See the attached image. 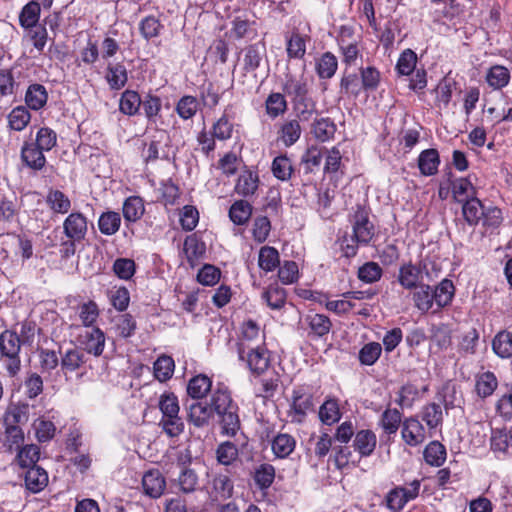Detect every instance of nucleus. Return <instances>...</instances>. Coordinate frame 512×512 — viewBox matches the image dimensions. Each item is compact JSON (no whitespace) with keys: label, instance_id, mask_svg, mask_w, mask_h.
<instances>
[{"label":"nucleus","instance_id":"obj_1","mask_svg":"<svg viewBox=\"0 0 512 512\" xmlns=\"http://www.w3.org/2000/svg\"><path fill=\"white\" fill-rule=\"evenodd\" d=\"M21 340L16 332L5 330L0 334V359L10 377H14L21 369L19 352Z\"/></svg>","mask_w":512,"mask_h":512},{"label":"nucleus","instance_id":"obj_2","mask_svg":"<svg viewBox=\"0 0 512 512\" xmlns=\"http://www.w3.org/2000/svg\"><path fill=\"white\" fill-rule=\"evenodd\" d=\"M283 91L290 97L294 112L316 103L311 95V84L304 77L287 78Z\"/></svg>","mask_w":512,"mask_h":512},{"label":"nucleus","instance_id":"obj_3","mask_svg":"<svg viewBox=\"0 0 512 512\" xmlns=\"http://www.w3.org/2000/svg\"><path fill=\"white\" fill-rule=\"evenodd\" d=\"M238 355L241 360H246L249 369L256 374H262L270 364L269 354L266 348L257 345L251 347L244 342L238 343Z\"/></svg>","mask_w":512,"mask_h":512},{"label":"nucleus","instance_id":"obj_4","mask_svg":"<svg viewBox=\"0 0 512 512\" xmlns=\"http://www.w3.org/2000/svg\"><path fill=\"white\" fill-rule=\"evenodd\" d=\"M425 275L429 277L425 263L408 262L400 266L397 279L404 289L413 290L423 284Z\"/></svg>","mask_w":512,"mask_h":512},{"label":"nucleus","instance_id":"obj_5","mask_svg":"<svg viewBox=\"0 0 512 512\" xmlns=\"http://www.w3.org/2000/svg\"><path fill=\"white\" fill-rule=\"evenodd\" d=\"M313 407V395L303 387L295 388L291 395V404L288 416L292 423H302L307 412Z\"/></svg>","mask_w":512,"mask_h":512},{"label":"nucleus","instance_id":"obj_6","mask_svg":"<svg viewBox=\"0 0 512 512\" xmlns=\"http://www.w3.org/2000/svg\"><path fill=\"white\" fill-rule=\"evenodd\" d=\"M353 235L361 245H367L375 235V227L369 219V212L357 206L352 218Z\"/></svg>","mask_w":512,"mask_h":512},{"label":"nucleus","instance_id":"obj_7","mask_svg":"<svg viewBox=\"0 0 512 512\" xmlns=\"http://www.w3.org/2000/svg\"><path fill=\"white\" fill-rule=\"evenodd\" d=\"M64 234L68 239L81 242L88 230L87 218L79 212H73L63 222Z\"/></svg>","mask_w":512,"mask_h":512},{"label":"nucleus","instance_id":"obj_8","mask_svg":"<svg viewBox=\"0 0 512 512\" xmlns=\"http://www.w3.org/2000/svg\"><path fill=\"white\" fill-rule=\"evenodd\" d=\"M401 434L404 442L409 446H418L426 439L424 426L414 417L403 421Z\"/></svg>","mask_w":512,"mask_h":512},{"label":"nucleus","instance_id":"obj_9","mask_svg":"<svg viewBox=\"0 0 512 512\" xmlns=\"http://www.w3.org/2000/svg\"><path fill=\"white\" fill-rule=\"evenodd\" d=\"M142 486L144 493L151 498H159L166 487V481L158 470H150L143 475Z\"/></svg>","mask_w":512,"mask_h":512},{"label":"nucleus","instance_id":"obj_10","mask_svg":"<svg viewBox=\"0 0 512 512\" xmlns=\"http://www.w3.org/2000/svg\"><path fill=\"white\" fill-rule=\"evenodd\" d=\"M259 186V176L256 172L245 170L238 176L235 192L242 197L253 196Z\"/></svg>","mask_w":512,"mask_h":512},{"label":"nucleus","instance_id":"obj_11","mask_svg":"<svg viewBox=\"0 0 512 512\" xmlns=\"http://www.w3.org/2000/svg\"><path fill=\"white\" fill-rule=\"evenodd\" d=\"M377 439L372 430L363 429L355 434L353 447L361 457L370 456L376 447Z\"/></svg>","mask_w":512,"mask_h":512},{"label":"nucleus","instance_id":"obj_12","mask_svg":"<svg viewBox=\"0 0 512 512\" xmlns=\"http://www.w3.org/2000/svg\"><path fill=\"white\" fill-rule=\"evenodd\" d=\"M43 152L33 143L26 142L21 149V159L27 167L33 170H41L46 163Z\"/></svg>","mask_w":512,"mask_h":512},{"label":"nucleus","instance_id":"obj_13","mask_svg":"<svg viewBox=\"0 0 512 512\" xmlns=\"http://www.w3.org/2000/svg\"><path fill=\"white\" fill-rule=\"evenodd\" d=\"M48 484V473L40 466H34L25 474L26 488L32 493L42 491Z\"/></svg>","mask_w":512,"mask_h":512},{"label":"nucleus","instance_id":"obj_14","mask_svg":"<svg viewBox=\"0 0 512 512\" xmlns=\"http://www.w3.org/2000/svg\"><path fill=\"white\" fill-rule=\"evenodd\" d=\"M439 164L440 158L436 149H426L422 151L418 157V168L424 176H432L436 174Z\"/></svg>","mask_w":512,"mask_h":512},{"label":"nucleus","instance_id":"obj_15","mask_svg":"<svg viewBox=\"0 0 512 512\" xmlns=\"http://www.w3.org/2000/svg\"><path fill=\"white\" fill-rule=\"evenodd\" d=\"M212 415V408L202 402H195L189 406L188 420L198 428L207 426Z\"/></svg>","mask_w":512,"mask_h":512},{"label":"nucleus","instance_id":"obj_16","mask_svg":"<svg viewBox=\"0 0 512 512\" xmlns=\"http://www.w3.org/2000/svg\"><path fill=\"white\" fill-rule=\"evenodd\" d=\"M491 449L495 452H512V431L506 428L494 429L491 434Z\"/></svg>","mask_w":512,"mask_h":512},{"label":"nucleus","instance_id":"obj_17","mask_svg":"<svg viewBox=\"0 0 512 512\" xmlns=\"http://www.w3.org/2000/svg\"><path fill=\"white\" fill-rule=\"evenodd\" d=\"M462 214L465 221L470 226H475L479 223L484 214V206L481 201L476 197H471L463 201Z\"/></svg>","mask_w":512,"mask_h":512},{"label":"nucleus","instance_id":"obj_18","mask_svg":"<svg viewBox=\"0 0 512 512\" xmlns=\"http://www.w3.org/2000/svg\"><path fill=\"white\" fill-rule=\"evenodd\" d=\"M82 344L89 354L100 356L105 346V334L99 328H94L85 334Z\"/></svg>","mask_w":512,"mask_h":512},{"label":"nucleus","instance_id":"obj_19","mask_svg":"<svg viewBox=\"0 0 512 512\" xmlns=\"http://www.w3.org/2000/svg\"><path fill=\"white\" fill-rule=\"evenodd\" d=\"M183 251L190 265L193 267L195 262L204 255L206 247L195 234L186 237L183 245Z\"/></svg>","mask_w":512,"mask_h":512},{"label":"nucleus","instance_id":"obj_20","mask_svg":"<svg viewBox=\"0 0 512 512\" xmlns=\"http://www.w3.org/2000/svg\"><path fill=\"white\" fill-rule=\"evenodd\" d=\"M211 387V379L204 374H199L189 380L187 393L193 399H202L211 390Z\"/></svg>","mask_w":512,"mask_h":512},{"label":"nucleus","instance_id":"obj_21","mask_svg":"<svg viewBox=\"0 0 512 512\" xmlns=\"http://www.w3.org/2000/svg\"><path fill=\"white\" fill-rule=\"evenodd\" d=\"M48 94L46 88L41 84H32L25 94V102L30 109L39 110L47 102Z\"/></svg>","mask_w":512,"mask_h":512},{"label":"nucleus","instance_id":"obj_22","mask_svg":"<svg viewBox=\"0 0 512 512\" xmlns=\"http://www.w3.org/2000/svg\"><path fill=\"white\" fill-rule=\"evenodd\" d=\"M301 132L299 120L290 119L282 124L279 131V139H281L286 147H290L299 140Z\"/></svg>","mask_w":512,"mask_h":512},{"label":"nucleus","instance_id":"obj_23","mask_svg":"<svg viewBox=\"0 0 512 512\" xmlns=\"http://www.w3.org/2000/svg\"><path fill=\"white\" fill-rule=\"evenodd\" d=\"M296 447V440L293 436L280 433L272 441V451L278 458L288 457Z\"/></svg>","mask_w":512,"mask_h":512},{"label":"nucleus","instance_id":"obj_24","mask_svg":"<svg viewBox=\"0 0 512 512\" xmlns=\"http://www.w3.org/2000/svg\"><path fill=\"white\" fill-rule=\"evenodd\" d=\"M498 387L494 373L487 371L476 376L475 389L479 397L486 398L493 394Z\"/></svg>","mask_w":512,"mask_h":512},{"label":"nucleus","instance_id":"obj_25","mask_svg":"<svg viewBox=\"0 0 512 512\" xmlns=\"http://www.w3.org/2000/svg\"><path fill=\"white\" fill-rule=\"evenodd\" d=\"M265 50V44L261 42L246 47L244 50V69L248 72L256 70L260 66Z\"/></svg>","mask_w":512,"mask_h":512},{"label":"nucleus","instance_id":"obj_26","mask_svg":"<svg viewBox=\"0 0 512 512\" xmlns=\"http://www.w3.org/2000/svg\"><path fill=\"white\" fill-rule=\"evenodd\" d=\"M336 129V124L330 118H319L314 120L311 133L317 140L326 142L333 138Z\"/></svg>","mask_w":512,"mask_h":512},{"label":"nucleus","instance_id":"obj_27","mask_svg":"<svg viewBox=\"0 0 512 512\" xmlns=\"http://www.w3.org/2000/svg\"><path fill=\"white\" fill-rule=\"evenodd\" d=\"M413 293L415 307L423 313L428 312L435 302L433 290L428 284H421Z\"/></svg>","mask_w":512,"mask_h":512},{"label":"nucleus","instance_id":"obj_28","mask_svg":"<svg viewBox=\"0 0 512 512\" xmlns=\"http://www.w3.org/2000/svg\"><path fill=\"white\" fill-rule=\"evenodd\" d=\"M455 293L453 282L449 279L442 280L433 290L434 300L437 307L443 308L449 305Z\"/></svg>","mask_w":512,"mask_h":512},{"label":"nucleus","instance_id":"obj_29","mask_svg":"<svg viewBox=\"0 0 512 512\" xmlns=\"http://www.w3.org/2000/svg\"><path fill=\"white\" fill-rule=\"evenodd\" d=\"M252 215V206L246 200L235 201L229 209V217L236 225H244Z\"/></svg>","mask_w":512,"mask_h":512},{"label":"nucleus","instance_id":"obj_30","mask_svg":"<svg viewBox=\"0 0 512 512\" xmlns=\"http://www.w3.org/2000/svg\"><path fill=\"white\" fill-rule=\"evenodd\" d=\"M141 103L142 99L136 91L126 90L120 98L119 108L123 114L134 116L138 113Z\"/></svg>","mask_w":512,"mask_h":512},{"label":"nucleus","instance_id":"obj_31","mask_svg":"<svg viewBox=\"0 0 512 512\" xmlns=\"http://www.w3.org/2000/svg\"><path fill=\"white\" fill-rule=\"evenodd\" d=\"M31 120V114L25 106H17L8 114V126L11 130H24Z\"/></svg>","mask_w":512,"mask_h":512},{"label":"nucleus","instance_id":"obj_32","mask_svg":"<svg viewBox=\"0 0 512 512\" xmlns=\"http://www.w3.org/2000/svg\"><path fill=\"white\" fill-rule=\"evenodd\" d=\"M280 264V257L277 249L271 246H263L259 251L258 265L266 271H273Z\"/></svg>","mask_w":512,"mask_h":512},{"label":"nucleus","instance_id":"obj_33","mask_svg":"<svg viewBox=\"0 0 512 512\" xmlns=\"http://www.w3.org/2000/svg\"><path fill=\"white\" fill-rule=\"evenodd\" d=\"M311 333L317 337H322L329 333L331 329L330 319L323 314H308L305 318Z\"/></svg>","mask_w":512,"mask_h":512},{"label":"nucleus","instance_id":"obj_34","mask_svg":"<svg viewBox=\"0 0 512 512\" xmlns=\"http://www.w3.org/2000/svg\"><path fill=\"white\" fill-rule=\"evenodd\" d=\"M493 351L501 358L512 356V333L508 331L499 332L492 341Z\"/></svg>","mask_w":512,"mask_h":512},{"label":"nucleus","instance_id":"obj_35","mask_svg":"<svg viewBox=\"0 0 512 512\" xmlns=\"http://www.w3.org/2000/svg\"><path fill=\"white\" fill-rule=\"evenodd\" d=\"M262 299L271 309H280L285 304L286 291L277 284L270 285L262 293Z\"/></svg>","mask_w":512,"mask_h":512},{"label":"nucleus","instance_id":"obj_36","mask_svg":"<svg viewBox=\"0 0 512 512\" xmlns=\"http://www.w3.org/2000/svg\"><path fill=\"white\" fill-rule=\"evenodd\" d=\"M338 67L337 58L330 52L324 53L316 64V71L320 78L330 79Z\"/></svg>","mask_w":512,"mask_h":512},{"label":"nucleus","instance_id":"obj_37","mask_svg":"<svg viewBox=\"0 0 512 512\" xmlns=\"http://www.w3.org/2000/svg\"><path fill=\"white\" fill-rule=\"evenodd\" d=\"M237 410L238 407L235 405L233 409H228L224 413L217 414L220 417V424L223 433L233 436L240 428V421Z\"/></svg>","mask_w":512,"mask_h":512},{"label":"nucleus","instance_id":"obj_38","mask_svg":"<svg viewBox=\"0 0 512 512\" xmlns=\"http://www.w3.org/2000/svg\"><path fill=\"white\" fill-rule=\"evenodd\" d=\"M235 405L236 404L233 403L230 393L227 390L218 388L213 392L210 406L212 408V413H224L228 409H233Z\"/></svg>","mask_w":512,"mask_h":512},{"label":"nucleus","instance_id":"obj_39","mask_svg":"<svg viewBox=\"0 0 512 512\" xmlns=\"http://www.w3.org/2000/svg\"><path fill=\"white\" fill-rule=\"evenodd\" d=\"M265 106L267 114L274 119L286 112L287 101L283 94L274 92L267 97Z\"/></svg>","mask_w":512,"mask_h":512},{"label":"nucleus","instance_id":"obj_40","mask_svg":"<svg viewBox=\"0 0 512 512\" xmlns=\"http://www.w3.org/2000/svg\"><path fill=\"white\" fill-rule=\"evenodd\" d=\"M50 209L56 213L65 214L71 208L69 198L60 190H50L46 197Z\"/></svg>","mask_w":512,"mask_h":512},{"label":"nucleus","instance_id":"obj_41","mask_svg":"<svg viewBox=\"0 0 512 512\" xmlns=\"http://www.w3.org/2000/svg\"><path fill=\"white\" fill-rule=\"evenodd\" d=\"M341 417L338 402L335 399L329 398L326 400L319 409V418L322 423L332 425L338 422Z\"/></svg>","mask_w":512,"mask_h":512},{"label":"nucleus","instance_id":"obj_42","mask_svg":"<svg viewBox=\"0 0 512 512\" xmlns=\"http://www.w3.org/2000/svg\"><path fill=\"white\" fill-rule=\"evenodd\" d=\"M421 417L429 429L437 428L443 421L441 406L434 402L425 405L422 408Z\"/></svg>","mask_w":512,"mask_h":512},{"label":"nucleus","instance_id":"obj_43","mask_svg":"<svg viewBox=\"0 0 512 512\" xmlns=\"http://www.w3.org/2000/svg\"><path fill=\"white\" fill-rule=\"evenodd\" d=\"M402 422V415L397 409H386L380 419V425L388 435L395 434Z\"/></svg>","mask_w":512,"mask_h":512},{"label":"nucleus","instance_id":"obj_44","mask_svg":"<svg viewBox=\"0 0 512 512\" xmlns=\"http://www.w3.org/2000/svg\"><path fill=\"white\" fill-rule=\"evenodd\" d=\"M174 368L175 364L173 358L162 355L154 363V375L159 381L165 382L172 377Z\"/></svg>","mask_w":512,"mask_h":512},{"label":"nucleus","instance_id":"obj_45","mask_svg":"<svg viewBox=\"0 0 512 512\" xmlns=\"http://www.w3.org/2000/svg\"><path fill=\"white\" fill-rule=\"evenodd\" d=\"M40 458V449L35 444H30L22 447L17 454L18 464L22 468H28L37 466L36 463Z\"/></svg>","mask_w":512,"mask_h":512},{"label":"nucleus","instance_id":"obj_46","mask_svg":"<svg viewBox=\"0 0 512 512\" xmlns=\"http://www.w3.org/2000/svg\"><path fill=\"white\" fill-rule=\"evenodd\" d=\"M121 217L119 213L108 211L103 213L98 220V227L102 234L113 235L120 227Z\"/></svg>","mask_w":512,"mask_h":512},{"label":"nucleus","instance_id":"obj_47","mask_svg":"<svg viewBox=\"0 0 512 512\" xmlns=\"http://www.w3.org/2000/svg\"><path fill=\"white\" fill-rule=\"evenodd\" d=\"M510 79V73L507 68L501 65L492 66L486 76L488 84L494 89L505 87Z\"/></svg>","mask_w":512,"mask_h":512},{"label":"nucleus","instance_id":"obj_48","mask_svg":"<svg viewBox=\"0 0 512 512\" xmlns=\"http://www.w3.org/2000/svg\"><path fill=\"white\" fill-rule=\"evenodd\" d=\"M84 363V352L76 348L67 350L61 358V368L64 371L73 372Z\"/></svg>","mask_w":512,"mask_h":512},{"label":"nucleus","instance_id":"obj_49","mask_svg":"<svg viewBox=\"0 0 512 512\" xmlns=\"http://www.w3.org/2000/svg\"><path fill=\"white\" fill-rule=\"evenodd\" d=\"M106 79L111 89H121L125 86L128 79L126 68L122 64L109 65Z\"/></svg>","mask_w":512,"mask_h":512},{"label":"nucleus","instance_id":"obj_50","mask_svg":"<svg viewBox=\"0 0 512 512\" xmlns=\"http://www.w3.org/2000/svg\"><path fill=\"white\" fill-rule=\"evenodd\" d=\"M425 461L432 466H440L445 461V447L438 441H432L424 450Z\"/></svg>","mask_w":512,"mask_h":512},{"label":"nucleus","instance_id":"obj_51","mask_svg":"<svg viewBox=\"0 0 512 512\" xmlns=\"http://www.w3.org/2000/svg\"><path fill=\"white\" fill-rule=\"evenodd\" d=\"M271 170L277 179L289 180L293 172L291 160L286 155L277 156L272 162Z\"/></svg>","mask_w":512,"mask_h":512},{"label":"nucleus","instance_id":"obj_52","mask_svg":"<svg viewBox=\"0 0 512 512\" xmlns=\"http://www.w3.org/2000/svg\"><path fill=\"white\" fill-rule=\"evenodd\" d=\"M144 213V205L140 197H129L123 204V216L127 221L134 222Z\"/></svg>","mask_w":512,"mask_h":512},{"label":"nucleus","instance_id":"obj_53","mask_svg":"<svg viewBox=\"0 0 512 512\" xmlns=\"http://www.w3.org/2000/svg\"><path fill=\"white\" fill-rule=\"evenodd\" d=\"M39 15L40 5L37 2L31 1L23 7L19 15V22L22 27L32 28L36 26Z\"/></svg>","mask_w":512,"mask_h":512},{"label":"nucleus","instance_id":"obj_54","mask_svg":"<svg viewBox=\"0 0 512 512\" xmlns=\"http://www.w3.org/2000/svg\"><path fill=\"white\" fill-rule=\"evenodd\" d=\"M178 486L183 493H192L196 491L198 486V476L196 472L188 467H183L178 479Z\"/></svg>","mask_w":512,"mask_h":512},{"label":"nucleus","instance_id":"obj_55","mask_svg":"<svg viewBox=\"0 0 512 512\" xmlns=\"http://www.w3.org/2000/svg\"><path fill=\"white\" fill-rule=\"evenodd\" d=\"M213 493L215 499H227L232 496L233 483L227 475H217L213 479Z\"/></svg>","mask_w":512,"mask_h":512},{"label":"nucleus","instance_id":"obj_56","mask_svg":"<svg viewBox=\"0 0 512 512\" xmlns=\"http://www.w3.org/2000/svg\"><path fill=\"white\" fill-rule=\"evenodd\" d=\"M159 409L162 412V418L179 416L178 398L173 393H164L159 399Z\"/></svg>","mask_w":512,"mask_h":512},{"label":"nucleus","instance_id":"obj_57","mask_svg":"<svg viewBox=\"0 0 512 512\" xmlns=\"http://www.w3.org/2000/svg\"><path fill=\"white\" fill-rule=\"evenodd\" d=\"M232 132L233 124L225 111L224 114L213 124L212 134L216 139L224 141L231 138Z\"/></svg>","mask_w":512,"mask_h":512},{"label":"nucleus","instance_id":"obj_58","mask_svg":"<svg viewBox=\"0 0 512 512\" xmlns=\"http://www.w3.org/2000/svg\"><path fill=\"white\" fill-rule=\"evenodd\" d=\"M286 51L289 58L301 59L306 53L305 39L299 33H293L287 40Z\"/></svg>","mask_w":512,"mask_h":512},{"label":"nucleus","instance_id":"obj_59","mask_svg":"<svg viewBox=\"0 0 512 512\" xmlns=\"http://www.w3.org/2000/svg\"><path fill=\"white\" fill-rule=\"evenodd\" d=\"M198 100L193 96H183L177 103L176 111L182 119L192 118L198 111Z\"/></svg>","mask_w":512,"mask_h":512},{"label":"nucleus","instance_id":"obj_60","mask_svg":"<svg viewBox=\"0 0 512 512\" xmlns=\"http://www.w3.org/2000/svg\"><path fill=\"white\" fill-rule=\"evenodd\" d=\"M382 352V347L377 342H370L365 344L359 351V360L363 365H373Z\"/></svg>","mask_w":512,"mask_h":512},{"label":"nucleus","instance_id":"obj_61","mask_svg":"<svg viewBox=\"0 0 512 512\" xmlns=\"http://www.w3.org/2000/svg\"><path fill=\"white\" fill-rule=\"evenodd\" d=\"M116 331L119 336L128 338L132 336L136 329V321L129 313L121 314L115 319Z\"/></svg>","mask_w":512,"mask_h":512},{"label":"nucleus","instance_id":"obj_62","mask_svg":"<svg viewBox=\"0 0 512 512\" xmlns=\"http://www.w3.org/2000/svg\"><path fill=\"white\" fill-rule=\"evenodd\" d=\"M162 102L158 96L148 94L142 99L141 107L148 121L155 122L161 110Z\"/></svg>","mask_w":512,"mask_h":512},{"label":"nucleus","instance_id":"obj_63","mask_svg":"<svg viewBox=\"0 0 512 512\" xmlns=\"http://www.w3.org/2000/svg\"><path fill=\"white\" fill-rule=\"evenodd\" d=\"M98 317L99 309L94 301H88L79 306V318L84 326H92Z\"/></svg>","mask_w":512,"mask_h":512},{"label":"nucleus","instance_id":"obj_64","mask_svg":"<svg viewBox=\"0 0 512 512\" xmlns=\"http://www.w3.org/2000/svg\"><path fill=\"white\" fill-rule=\"evenodd\" d=\"M275 478V469L270 464H262L255 471L254 481L261 488L266 489L271 486Z\"/></svg>","mask_w":512,"mask_h":512}]
</instances>
